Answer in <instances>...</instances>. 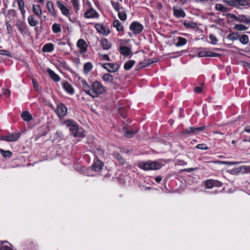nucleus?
Listing matches in <instances>:
<instances>
[{"label":"nucleus","instance_id":"5fc2aeb1","mask_svg":"<svg viewBox=\"0 0 250 250\" xmlns=\"http://www.w3.org/2000/svg\"><path fill=\"white\" fill-rule=\"evenodd\" d=\"M62 136V133L61 131H57L55 134V139L59 140Z\"/></svg>","mask_w":250,"mask_h":250},{"label":"nucleus","instance_id":"4be33fe9","mask_svg":"<svg viewBox=\"0 0 250 250\" xmlns=\"http://www.w3.org/2000/svg\"><path fill=\"white\" fill-rule=\"evenodd\" d=\"M238 21L242 22L247 24H250V16L244 15H238Z\"/></svg>","mask_w":250,"mask_h":250},{"label":"nucleus","instance_id":"864d4df0","mask_svg":"<svg viewBox=\"0 0 250 250\" xmlns=\"http://www.w3.org/2000/svg\"><path fill=\"white\" fill-rule=\"evenodd\" d=\"M221 163L223 164H225V165H229V166H233V165L240 164V162L222 161V162H221Z\"/></svg>","mask_w":250,"mask_h":250},{"label":"nucleus","instance_id":"4d7b16f0","mask_svg":"<svg viewBox=\"0 0 250 250\" xmlns=\"http://www.w3.org/2000/svg\"><path fill=\"white\" fill-rule=\"evenodd\" d=\"M229 15L230 19L234 20L236 21H238V16H236L233 14H229Z\"/></svg>","mask_w":250,"mask_h":250},{"label":"nucleus","instance_id":"7c9ffc66","mask_svg":"<svg viewBox=\"0 0 250 250\" xmlns=\"http://www.w3.org/2000/svg\"><path fill=\"white\" fill-rule=\"evenodd\" d=\"M233 4L237 7L239 6H245L249 5V2L247 0H234Z\"/></svg>","mask_w":250,"mask_h":250},{"label":"nucleus","instance_id":"5701e85b","mask_svg":"<svg viewBox=\"0 0 250 250\" xmlns=\"http://www.w3.org/2000/svg\"><path fill=\"white\" fill-rule=\"evenodd\" d=\"M62 86L63 89L68 93L73 94L74 93L73 87L67 82H64Z\"/></svg>","mask_w":250,"mask_h":250},{"label":"nucleus","instance_id":"c03bdc74","mask_svg":"<svg viewBox=\"0 0 250 250\" xmlns=\"http://www.w3.org/2000/svg\"><path fill=\"white\" fill-rule=\"evenodd\" d=\"M114 157H115V159H116L121 164L124 165L125 163V160L120 155V154H119L118 153H114Z\"/></svg>","mask_w":250,"mask_h":250},{"label":"nucleus","instance_id":"cd10ccee","mask_svg":"<svg viewBox=\"0 0 250 250\" xmlns=\"http://www.w3.org/2000/svg\"><path fill=\"white\" fill-rule=\"evenodd\" d=\"M54 49V45L51 43H48L43 46L42 50L44 52H51L53 51Z\"/></svg>","mask_w":250,"mask_h":250},{"label":"nucleus","instance_id":"4c0bfd02","mask_svg":"<svg viewBox=\"0 0 250 250\" xmlns=\"http://www.w3.org/2000/svg\"><path fill=\"white\" fill-rule=\"evenodd\" d=\"M248 168L250 169V167L241 166L239 167L234 168V169L232 170V171L233 173H238L241 171L244 172L245 171H246Z\"/></svg>","mask_w":250,"mask_h":250},{"label":"nucleus","instance_id":"a878e982","mask_svg":"<svg viewBox=\"0 0 250 250\" xmlns=\"http://www.w3.org/2000/svg\"><path fill=\"white\" fill-rule=\"evenodd\" d=\"M16 26L17 27L18 30L20 32L21 34H23L25 32V23L22 21H19L16 24Z\"/></svg>","mask_w":250,"mask_h":250},{"label":"nucleus","instance_id":"bf43d9fd","mask_svg":"<svg viewBox=\"0 0 250 250\" xmlns=\"http://www.w3.org/2000/svg\"><path fill=\"white\" fill-rule=\"evenodd\" d=\"M6 27H7V31L8 32V33H9L10 32V31L12 29V26L9 24V23L8 22H6Z\"/></svg>","mask_w":250,"mask_h":250},{"label":"nucleus","instance_id":"603ef678","mask_svg":"<svg viewBox=\"0 0 250 250\" xmlns=\"http://www.w3.org/2000/svg\"><path fill=\"white\" fill-rule=\"evenodd\" d=\"M196 147L201 150H208V147L204 144H198Z\"/></svg>","mask_w":250,"mask_h":250},{"label":"nucleus","instance_id":"2eb2a0df","mask_svg":"<svg viewBox=\"0 0 250 250\" xmlns=\"http://www.w3.org/2000/svg\"><path fill=\"white\" fill-rule=\"evenodd\" d=\"M120 52L123 55L126 57L132 54L131 48L126 46H121L120 47Z\"/></svg>","mask_w":250,"mask_h":250},{"label":"nucleus","instance_id":"0e129e2a","mask_svg":"<svg viewBox=\"0 0 250 250\" xmlns=\"http://www.w3.org/2000/svg\"><path fill=\"white\" fill-rule=\"evenodd\" d=\"M155 180L156 182L159 183L162 180V178L160 176H157L155 178Z\"/></svg>","mask_w":250,"mask_h":250},{"label":"nucleus","instance_id":"f3484780","mask_svg":"<svg viewBox=\"0 0 250 250\" xmlns=\"http://www.w3.org/2000/svg\"><path fill=\"white\" fill-rule=\"evenodd\" d=\"M103 163L100 160H97L93 164L92 169L96 172L101 170L103 168Z\"/></svg>","mask_w":250,"mask_h":250},{"label":"nucleus","instance_id":"c756f323","mask_svg":"<svg viewBox=\"0 0 250 250\" xmlns=\"http://www.w3.org/2000/svg\"><path fill=\"white\" fill-rule=\"evenodd\" d=\"M46 7H47L48 12L52 16H55L56 14V12H55V9L54 8L53 3L50 1H48L46 3Z\"/></svg>","mask_w":250,"mask_h":250},{"label":"nucleus","instance_id":"7ed1b4c3","mask_svg":"<svg viewBox=\"0 0 250 250\" xmlns=\"http://www.w3.org/2000/svg\"><path fill=\"white\" fill-rule=\"evenodd\" d=\"M64 124L69 127L71 134L75 137H83V133L81 131L76 122L72 120H67L64 122Z\"/></svg>","mask_w":250,"mask_h":250},{"label":"nucleus","instance_id":"e2e57ef3","mask_svg":"<svg viewBox=\"0 0 250 250\" xmlns=\"http://www.w3.org/2000/svg\"><path fill=\"white\" fill-rule=\"evenodd\" d=\"M195 169H196V168H189L185 169L184 170V171H185L186 172H190L194 170Z\"/></svg>","mask_w":250,"mask_h":250},{"label":"nucleus","instance_id":"b1692460","mask_svg":"<svg viewBox=\"0 0 250 250\" xmlns=\"http://www.w3.org/2000/svg\"><path fill=\"white\" fill-rule=\"evenodd\" d=\"M175 41V44L176 46H183L186 44L187 41L185 38L179 37L174 40Z\"/></svg>","mask_w":250,"mask_h":250},{"label":"nucleus","instance_id":"338daca9","mask_svg":"<svg viewBox=\"0 0 250 250\" xmlns=\"http://www.w3.org/2000/svg\"><path fill=\"white\" fill-rule=\"evenodd\" d=\"M98 154L99 155H102L103 154V153H104L103 150L102 149H98Z\"/></svg>","mask_w":250,"mask_h":250},{"label":"nucleus","instance_id":"f03ea898","mask_svg":"<svg viewBox=\"0 0 250 250\" xmlns=\"http://www.w3.org/2000/svg\"><path fill=\"white\" fill-rule=\"evenodd\" d=\"M166 163V161L164 159L155 161L141 162L138 164V167L144 170H155L161 168Z\"/></svg>","mask_w":250,"mask_h":250},{"label":"nucleus","instance_id":"9b49d317","mask_svg":"<svg viewBox=\"0 0 250 250\" xmlns=\"http://www.w3.org/2000/svg\"><path fill=\"white\" fill-rule=\"evenodd\" d=\"M77 46L80 49L81 54L85 53L87 51V45L83 39H79L77 42Z\"/></svg>","mask_w":250,"mask_h":250},{"label":"nucleus","instance_id":"0eeeda50","mask_svg":"<svg viewBox=\"0 0 250 250\" xmlns=\"http://www.w3.org/2000/svg\"><path fill=\"white\" fill-rule=\"evenodd\" d=\"M103 66L108 72L113 73L117 71L120 66L118 63H106L103 64Z\"/></svg>","mask_w":250,"mask_h":250},{"label":"nucleus","instance_id":"09e8293b","mask_svg":"<svg viewBox=\"0 0 250 250\" xmlns=\"http://www.w3.org/2000/svg\"><path fill=\"white\" fill-rule=\"evenodd\" d=\"M209 38L211 40V43L212 44H216L217 43L218 40L214 35L212 34H210L209 36Z\"/></svg>","mask_w":250,"mask_h":250},{"label":"nucleus","instance_id":"aec40b11","mask_svg":"<svg viewBox=\"0 0 250 250\" xmlns=\"http://www.w3.org/2000/svg\"><path fill=\"white\" fill-rule=\"evenodd\" d=\"M47 72L53 81L56 82L60 81V78L57 74L50 68L47 69Z\"/></svg>","mask_w":250,"mask_h":250},{"label":"nucleus","instance_id":"393cba45","mask_svg":"<svg viewBox=\"0 0 250 250\" xmlns=\"http://www.w3.org/2000/svg\"><path fill=\"white\" fill-rule=\"evenodd\" d=\"M226 38L231 41H237L239 38V34L237 32H231L226 36Z\"/></svg>","mask_w":250,"mask_h":250},{"label":"nucleus","instance_id":"774afa93","mask_svg":"<svg viewBox=\"0 0 250 250\" xmlns=\"http://www.w3.org/2000/svg\"><path fill=\"white\" fill-rule=\"evenodd\" d=\"M232 143H233H233H234V140H233V141H232Z\"/></svg>","mask_w":250,"mask_h":250},{"label":"nucleus","instance_id":"ddd939ff","mask_svg":"<svg viewBox=\"0 0 250 250\" xmlns=\"http://www.w3.org/2000/svg\"><path fill=\"white\" fill-rule=\"evenodd\" d=\"M95 27L98 32L104 36H107L110 32L108 29L100 23L96 24Z\"/></svg>","mask_w":250,"mask_h":250},{"label":"nucleus","instance_id":"bb28decb","mask_svg":"<svg viewBox=\"0 0 250 250\" xmlns=\"http://www.w3.org/2000/svg\"><path fill=\"white\" fill-rule=\"evenodd\" d=\"M101 44L102 48L104 50L109 49L111 46V43L106 39L101 40Z\"/></svg>","mask_w":250,"mask_h":250},{"label":"nucleus","instance_id":"20e7f679","mask_svg":"<svg viewBox=\"0 0 250 250\" xmlns=\"http://www.w3.org/2000/svg\"><path fill=\"white\" fill-rule=\"evenodd\" d=\"M86 3L89 6V8L86 9L84 13V17L86 19H98L99 18V13L90 5L88 1Z\"/></svg>","mask_w":250,"mask_h":250},{"label":"nucleus","instance_id":"a19ab883","mask_svg":"<svg viewBox=\"0 0 250 250\" xmlns=\"http://www.w3.org/2000/svg\"><path fill=\"white\" fill-rule=\"evenodd\" d=\"M52 29L54 33H58L61 31V25L59 23H54L52 25Z\"/></svg>","mask_w":250,"mask_h":250},{"label":"nucleus","instance_id":"423d86ee","mask_svg":"<svg viewBox=\"0 0 250 250\" xmlns=\"http://www.w3.org/2000/svg\"><path fill=\"white\" fill-rule=\"evenodd\" d=\"M55 112L59 118L64 117L67 112V109L65 105L62 103L58 104Z\"/></svg>","mask_w":250,"mask_h":250},{"label":"nucleus","instance_id":"39448f33","mask_svg":"<svg viewBox=\"0 0 250 250\" xmlns=\"http://www.w3.org/2000/svg\"><path fill=\"white\" fill-rule=\"evenodd\" d=\"M20 136V133L14 132L6 136H0V140L7 142H15L19 138Z\"/></svg>","mask_w":250,"mask_h":250},{"label":"nucleus","instance_id":"473e14b6","mask_svg":"<svg viewBox=\"0 0 250 250\" xmlns=\"http://www.w3.org/2000/svg\"><path fill=\"white\" fill-rule=\"evenodd\" d=\"M238 40L242 44L244 45L248 44L249 42V37L246 34H243L242 36L239 35Z\"/></svg>","mask_w":250,"mask_h":250},{"label":"nucleus","instance_id":"72a5a7b5","mask_svg":"<svg viewBox=\"0 0 250 250\" xmlns=\"http://www.w3.org/2000/svg\"><path fill=\"white\" fill-rule=\"evenodd\" d=\"M102 79L106 83H112L113 81V77L109 74L106 73L103 76Z\"/></svg>","mask_w":250,"mask_h":250},{"label":"nucleus","instance_id":"c9c22d12","mask_svg":"<svg viewBox=\"0 0 250 250\" xmlns=\"http://www.w3.org/2000/svg\"><path fill=\"white\" fill-rule=\"evenodd\" d=\"M71 2L72 4L75 13H78L80 9L79 0H72Z\"/></svg>","mask_w":250,"mask_h":250},{"label":"nucleus","instance_id":"680f3d73","mask_svg":"<svg viewBox=\"0 0 250 250\" xmlns=\"http://www.w3.org/2000/svg\"><path fill=\"white\" fill-rule=\"evenodd\" d=\"M32 83L33 84V86L35 89H37L38 87V85L37 83L35 81L34 79H32Z\"/></svg>","mask_w":250,"mask_h":250},{"label":"nucleus","instance_id":"a18cd8bd","mask_svg":"<svg viewBox=\"0 0 250 250\" xmlns=\"http://www.w3.org/2000/svg\"><path fill=\"white\" fill-rule=\"evenodd\" d=\"M110 3L113 8L118 12L120 11V4L118 2H115L113 0L110 1Z\"/></svg>","mask_w":250,"mask_h":250},{"label":"nucleus","instance_id":"f704fd0d","mask_svg":"<svg viewBox=\"0 0 250 250\" xmlns=\"http://www.w3.org/2000/svg\"><path fill=\"white\" fill-rule=\"evenodd\" d=\"M113 26L118 31H121L123 30V26L119 20H115L113 22Z\"/></svg>","mask_w":250,"mask_h":250},{"label":"nucleus","instance_id":"37998d69","mask_svg":"<svg viewBox=\"0 0 250 250\" xmlns=\"http://www.w3.org/2000/svg\"><path fill=\"white\" fill-rule=\"evenodd\" d=\"M183 24L185 27L190 28L196 27L197 26V24L193 21H185Z\"/></svg>","mask_w":250,"mask_h":250},{"label":"nucleus","instance_id":"58836bf2","mask_svg":"<svg viewBox=\"0 0 250 250\" xmlns=\"http://www.w3.org/2000/svg\"><path fill=\"white\" fill-rule=\"evenodd\" d=\"M0 152L4 158H11L12 155V152L9 150H4L0 148Z\"/></svg>","mask_w":250,"mask_h":250},{"label":"nucleus","instance_id":"69168bd1","mask_svg":"<svg viewBox=\"0 0 250 250\" xmlns=\"http://www.w3.org/2000/svg\"><path fill=\"white\" fill-rule=\"evenodd\" d=\"M245 131L248 133H250V126L246 127L245 129Z\"/></svg>","mask_w":250,"mask_h":250},{"label":"nucleus","instance_id":"e433bc0d","mask_svg":"<svg viewBox=\"0 0 250 250\" xmlns=\"http://www.w3.org/2000/svg\"><path fill=\"white\" fill-rule=\"evenodd\" d=\"M135 63V62L133 60H129L124 64V69L125 70H129Z\"/></svg>","mask_w":250,"mask_h":250},{"label":"nucleus","instance_id":"ea45409f","mask_svg":"<svg viewBox=\"0 0 250 250\" xmlns=\"http://www.w3.org/2000/svg\"><path fill=\"white\" fill-rule=\"evenodd\" d=\"M215 8L217 10L221 11L223 13L227 12L228 11V9L227 7H225L222 4L220 3L216 4Z\"/></svg>","mask_w":250,"mask_h":250},{"label":"nucleus","instance_id":"a211bd4d","mask_svg":"<svg viewBox=\"0 0 250 250\" xmlns=\"http://www.w3.org/2000/svg\"><path fill=\"white\" fill-rule=\"evenodd\" d=\"M173 14L177 18H184L186 16L185 12L181 8L173 7Z\"/></svg>","mask_w":250,"mask_h":250},{"label":"nucleus","instance_id":"9d476101","mask_svg":"<svg viewBox=\"0 0 250 250\" xmlns=\"http://www.w3.org/2000/svg\"><path fill=\"white\" fill-rule=\"evenodd\" d=\"M129 28L130 30L132 31L133 33L137 34L143 30L144 27L143 25L139 22L134 21L131 24Z\"/></svg>","mask_w":250,"mask_h":250},{"label":"nucleus","instance_id":"c85d7f7f","mask_svg":"<svg viewBox=\"0 0 250 250\" xmlns=\"http://www.w3.org/2000/svg\"><path fill=\"white\" fill-rule=\"evenodd\" d=\"M93 68V65L92 63L87 62L84 64L83 65V72L85 74L87 75Z\"/></svg>","mask_w":250,"mask_h":250},{"label":"nucleus","instance_id":"2f4dec72","mask_svg":"<svg viewBox=\"0 0 250 250\" xmlns=\"http://www.w3.org/2000/svg\"><path fill=\"white\" fill-rule=\"evenodd\" d=\"M21 117L25 121L29 122L32 119V116L28 111H24L21 113Z\"/></svg>","mask_w":250,"mask_h":250},{"label":"nucleus","instance_id":"6ab92c4d","mask_svg":"<svg viewBox=\"0 0 250 250\" xmlns=\"http://www.w3.org/2000/svg\"><path fill=\"white\" fill-rule=\"evenodd\" d=\"M33 12L39 18H41L42 15V10L39 5L34 4L32 7Z\"/></svg>","mask_w":250,"mask_h":250},{"label":"nucleus","instance_id":"6e6d98bb","mask_svg":"<svg viewBox=\"0 0 250 250\" xmlns=\"http://www.w3.org/2000/svg\"><path fill=\"white\" fill-rule=\"evenodd\" d=\"M0 55L9 56V53L6 50H0Z\"/></svg>","mask_w":250,"mask_h":250},{"label":"nucleus","instance_id":"79ce46f5","mask_svg":"<svg viewBox=\"0 0 250 250\" xmlns=\"http://www.w3.org/2000/svg\"><path fill=\"white\" fill-rule=\"evenodd\" d=\"M233 29L237 31H245L248 29V27L243 24H236L233 27Z\"/></svg>","mask_w":250,"mask_h":250},{"label":"nucleus","instance_id":"412c9836","mask_svg":"<svg viewBox=\"0 0 250 250\" xmlns=\"http://www.w3.org/2000/svg\"><path fill=\"white\" fill-rule=\"evenodd\" d=\"M28 22L30 26L33 27L37 25L39 22L33 15H30L28 17Z\"/></svg>","mask_w":250,"mask_h":250},{"label":"nucleus","instance_id":"4468645a","mask_svg":"<svg viewBox=\"0 0 250 250\" xmlns=\"http://www.w3.org/2000/svg\"><path fill=\"white\" fill-rule=\"evenodd\" d=\"M205 185L207 188H211L214 187H220L222 184L218 181L210 179L206 181Z\"/></svg>","mask_w":250,"mask_h":250},{"label":"nucleus","instance_id":"de8ad7c7","mask_svg":"<svg viewBox=\"0 0 250 250\" xmlns=\"http://www.w3.org/2000/svg\"><path fill=\"white\" fill-rule=\"evenodd\" d=\"M152 62H153L150 60H144L143 62H140V65L141 67H143L149 65Z\"/></svg>","mask_w":250,"mask_h":250},{"label":"nucleus","instance_id":"dca6fc26","mask_svg":"<svg viewBox=\"0 0 250 250\" xmlns=\"http://www.w3.org/2000/svg\"><path fill=\"white\" fill-rule=\"evenodd\" d=\"M18 7L20 11L21 12L22 17L24 20L25 17L26 11L25 10V4L23 0H17Z\"/></svg>","mask_w":250,"mask_h":250},{"label":"nucleus","instance_id":"6e6552de","mask_svg":"<svg viewBox=\"0 0 250 250\" xmlns=\"http://www.w3.org/2000/svg\"><path fill=\"white\" fill-rule=\"evenodd\" d=\"M57 6L61 10L62 13L66 17L69 18L70 21H71L70 16L71 13L68 8H67L63 3L60 1H58L57 3Z\"/></svg>","mask_w":250,"mask_h":250},{"label":"nucleus","instance_id":"1a4fd4ad","mask_svg":"<svg viewBox=\"0 0 250 250\" xmlns=\"http://www.w3.org/2000/svg\"><path fill=\"white\" fill-rule=\"evenodd\" d=\"M198 56L199 57H218L221 56L220 54L216 53L212 51L204 49L200 51L198 53Z\"/></svg>","mask_w":250,"mask_h":250},{"label":"nucleus","instance_id":"f257e3e1","mask_svg":"<svg viewBox=\"0 0 250 250\" xmlns=\"http://www.w3.org/2000/svg\"><path fill=\"white\" fill-rule=\"evenodd\" d=\"M81 85L84 92L93 98L98 97L106 90V87L98 81H95L89 85L85 80H82Z\"/></svg>","mask_w":250,"mask_h":250},{"label":"nucleus","instance_id":"3c124183","mask_svg":"<svg viewBox=\"0 0 250 250\" xmlns=\"http://www.w3.org/2000/svg\"><path fill=\"white\" fill-rule=\"evenodd\" d=\"M2 95L6 97H9L10 95V91L9 89L2 88Z\"/></svg>","mask_w":250,"mask_h":250},{"label":"nucleus","instance_id":"052dcab7","mask_svg":"<svg viewBox=\"0 0 250 250\" xmlns=\"http://www.w3.org/2000/svg\"><path fill=\"white\" fill-rule=\"evenodd\" d=\"M102 58L104 60H105L106 61H110L109 57L108 56V55H107V54H104V55H102Z\"/></svg>","mask_w":250,"mask_h":250},{"label":"nucleus","instance_id":"f8f14e48","mask_svg":"<svg viewBox=\"0 0 250 250\" xmlns=\"http://www.w3.org/2000/svg\"><path fill=\"white\" fill-rule=\"evenodd\" d=\"M205 126H201L199 127H190L186 129H184L183 130V133L184 134H194L197 133L199 131L203 130L205 129Z\"/></svg>","mask_w":250,"mask_h":250},{"label":"nucleus","instance_id":"49530a36","mask_svg":"<svg viewBox=\"0 0 250 250\" xmlns=\"http://www.w3.org/2000/svg\"><path fill=\"white\" fill-rule=\"evenodd\" d=\"M118 17H119V18L121 20V21H125L126 19V17H127V16H126V14L125 12L124 11H119L118 12Z\"/></svg>","mask_w":250,"mask_h":250},{"label":"nucleus","instance_id":"8fccbe9b","mask_svg":"<svg viewBox=\"0 0 250 250\" xmlns=\"http://www.w3.org/2000/svg\"><path fill=\"white\" fill-rule=\"evenodd\" d=\"M137 132L136 131H132V130H130V131H125V137H127V138H131L133 136V135L136 133Z\"/></svg>","mask_w":250,"mask_h":250},{"label":"nucleus","instance_id":"13d9d810","mask_svg":"<svg viewBox=\"0 0 250 250\" xmlns=\"http://www.w3.org/2000/svg\"><path fill=\"white\" fill-rule=\"evenodd\" d=\"M203 90V88L201 87H196L194 88V91L197 93H201Z\"/></svg>","mask_w":250,"mask_h":250}]
</instances>
